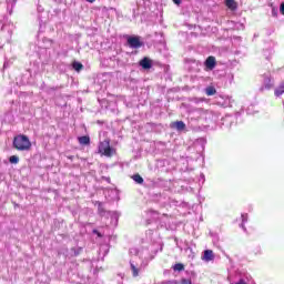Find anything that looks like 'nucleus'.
Instances as JSON below:
<instances>
[{"label": "nucleus", "mask_w": 284, "mask_h": 284, "mask_svg": "<svg viewBox=\"0 0 284 284\" xmlns=\"http://www.w3.org/2000/svg\"><path fill=\"white\" fill-rule=\"evenodd\" d=\"M236 284H247V283H245V281L241 280V281L237 282Z\"/></svg>", "instance_id": "nucleus-22"}, {"label": "nucleus", "mask_w": 284, "mask_h": 284, "mask_svg": "<svg viewBox=\"0 0 284 284\" xmlns=\"http://www.w3.org/2000/svg\"><path fill=\"white\" fill-rule=\"evenodd\" d=\"M243 221H245V215H242Z\"/></svg>", "instance_id": "nucleus-24"}, {"label": "nucleus", "mask_w": 284, "mask_h": 284, "mask_svg": "<svg viewBox=\"0 0 284 284\" xmlns=\"http://www.w3.org/2000/svg\"><path fill=\"white\" fill-rule=\"evenodd\" d=\"M202 261H206V263H210V261H214V251L205 250Z\"/></svg>", "instance_id": "nucleus-6"}, {"label": "nucleus", "mask_w": 284, "mask_h": 284, "mask_svg": "<svg viewBox=\"0 0 284 284\" xmlns=\"http://www.w3.org/2000/svg\"><path fill=\"white\" fill-rule=\"evenodd\" d=\"M181 284H192V280L191 278H182Z\"/></svg>", "instance_id": "nucleus-17"}, {"label": "nucleus", "mask_w": 284, "mask_h": 284, "mask_svg": "<svg viewBox=\"0 0 284 284\" xmlns=\"http://www.w3.org/2000/svg\"><path fill=\"white\" fill-rule=\"evenodd\" d=\"M280 12H281V14H284V2L281 3Z\"/></svg>", "instance_id": "nucleus-18"}, {"label": "nucleus", "mask_w": 284, "mask_h": 284, "mask_svg": "<svg viewBox=\"0 0 284 284\" xmlns=\"http://www.w3.org/2000/svg\"><path fill=\"white\" fill-rule=\"evenodd\" d=\"M72 68L75 72H81V70H83V64L81 62H73Z\"/></svg>", "instance_id": "nucleus-13"}, {"label": "nucleus", "mask_w": 284, "mask_h": 284, "mask_svg": "<svg viewBox=\"0 0 284 284\" xmlns=\"http://www.w3.org/2000/svg\"><path fill=\"white\" fill-rule=\"evenodd\" d=\"M80 145H90V135H83L78 138Z\"/></svg>", "instance_id": "nucleus-8"}, {"label": "nucleus", "mask_w": 284, "mask_h": 284, "mask_svg": "<svg viewBox=\"0 0 284 284\" xmlns=\"http://www.w3.org/2000/svg\"><path fill=\"white\" fill-rule=\"evenodd\" d=\"M88 3H94L97 0H85Z\"/></svg>", "instance_id": "nucleus-23"}, {"label": "nucleus", "mask_w": 284, "mask_h": 284, "mask_svg": "<svg viewBox=\"0 0 284 284\" xmlns=\"http://www.w3.org/2000/svg\"><path fill=\"white\" fill-rule=\"evenodd\" d=\"M9 163H12L13 165H17V163H19V156L17 155H11L9 158Z\"/></svg>", "instance_id": "nucleus-16"}, {"label": "nucleus", "mask_w": 284, "mask_h": 284, "mask_svg": "<svg viewBox=\"0 0 284 284\" xmlns=\"http://www.w3.org/2000/svg\"><path fill=\"white\" fill-rule=\"evenodd\" d=\"M174 272H183V270H185V265H183L182 263H176L173 266Z\"/></svg>", "instance_id": "nucleus-15"}, {"label": "nucleus", "mask_w": 284, "mask_h": 284, "mask_svg": "<svg viewBox=\"0 0 284 284\" xmlns=\"http://www.w3.org/2000/svg\"><path fill=\"white\" fill-rule=\"evenodd\" d=\"M161 284H172V281H164V282H161Z\"/></svg>", "instance_id": "nucleus-21"}, {"label": "nucleus", "mask_w": 284, "mask_h": 284, "mask_svg": "<svg viewBox=\"0 0 284 284\" xmlns=\"http://www.w3.org/2000/svg\"><path fill=\"white\" fill-rule=\"evenodd\" d=\"M140 65L143 70H150L152 68V60L145 57L140 61Z\"/></svg>", "instance_id": "nucleus-7"}, {"label": "nucleus", "mask_w": 284, "mask_h": 284, "mask_svg": "<svg viewBox=\"0 0 284 284\" xmlns=\"http://www.w3.org/2000/svg\"><path fill=\"white\" fill-rule=\"evenodd\" d=\"M205 68H207L209 70H214V68H216V58H214V55H210L205 62H204Z\"/></svg>", "instance_id": "nucleus-4"}, {"label": "nucleus", "mask_w": 284, "mask_h": 284, "mask_svg": "<svg viewBox=\"0 0 284 284\" xmlns=\"http://www.w3.org/2000/svg\"><path fill=\"white\" fill-rule=\"evenodd\" d=\"M128 45L131 48L138 50V48H143V42L141 41V38L139 37H129L126 40Z\"/></svg>", "instance_id": "nucleus-3"}, {"label": "nucleus", "mask_w": 284, "mask_h": 284, "mask_svg": "<svg viewBox=\"0 0 284 284\" xmlns=\"http://www.w3.org/2000/svg\"><path fill=\"white\" fill-rule=\"evenodd\" d=\"M98 152L101 154V156H106L110 159L113 156L115 151L112 149V146H110V140H104L99 143Z\"/></svg>", "instance_id": "nucleus-2"}, {"label": "nucleus", "mask_w": 284, "mask_h": 284, "mask_svg": "<svg viewBox=\"0 0 284 284\" xmlns=\"http://www.w3.org/2000/svg\"><path fill=\"white\" fill-rule=\"evenodd\" d=\"M130 267H131V272H132V276L134 278H136V276H139V268L136 267V265H134V263H130Z\"/></svg>", "instance_id": "nucleus-12"}, {"label": "nucleus", "mask_w": 284, "mask_h": 284, "mask_svg": "<svg viewBox=\"0 0 284 284\" xmlns=\"http://www.w3.org/2000/svg\"><path fill=\"white\" fill-rule=\"evenodd\" d=\"M173 3H175V6H181V0H173Z\"/></svg>", "instance_id": "nucleus-19"}, {"label": "nucleus", "mask_w": 284, "mask_h": 284, "mask_svg": "<svg viewBox=\"0 0 284 284\" xmlns=\"http://www.w3.org/2000/svg\"><path fill=\"white\" fill-rule=\"evenodd\" d=\"M93 233L101 237V233H99V231L94 230Z\"/></svg>", "instance_id": "nucleus-20"}, {"label": "nucleus", "mask_w": 284, "mask_h": 284, "mask_svg": "<svg viewBox=\"0 0 284 284\" xmlns=\"http://www.w3.org/2000/svg\"><path fill=\"white\" fill-rule=\"evenodd\" d=\"M225 6L232 12H234L239 9V2L235 0H225Z\"/></svg>", "instance_id": "nucleus-5"}, {"label": "nucleus", "mask_w": 284, "mask_h": 284, "mask_svg": "<svg viewBox=\"0 0 284 284\" xmlns=\"http://www.w3.org/2000/svg\"><path fill=\"white\" fill-rule=\"evenodd\" d=\"M174 128H175L179 132H183V130H185V122H183V121H176V122H174Z\"/></svg>", "instance_id": "nucleus-9"}, {"label": "nucleus", "mask_w": 284, "mask_h": 284, "mask_svg": "<svg viewBox=\"0 0 284 284\" xmlns=\"http://www.w3.org/2000/svg\"><path fill=\"white\" fill-rule=\"evenodd\" d=\"M275 97H282L284 94V82H282L278 88L274 91Z\"/></svg>", "instance_id": "nucleus-10"}, {"label": "nucleus", "mask_w": 284, "mask_h": 284, "mask_svg": "<svg viewBox=\"0 0 284 284\" xmlns=\"http://www.w3.org/2000/svg\"><path fill=\"white\" fill-rule=\"evenodd\" d=\"M13 148L19 152H27L32 148V142L28 135L19 134L13 138Z\"/></svg>", "instance_id": "nucleus-1"}, {"label": "nucleus", "mask_w": 284, "mask_h": 284, "mask_svg": "<svg viewBox=\"0 0 284 284\" xmlns=\"http://www.w3.org/2000/svg\"><path fill=\"white\" fill-rule=\"evenodd\" d=\"M132 179L135 181V183H139V185H142L143 183V178L141 176V174L136 173L132 176Z\"/></svg>", "instance_id": "nucleus-14"}, {"label": "nucleus", "mask_w": 284, "mask_h": 284, "mask_svg": "<svg viewBox=\"0 0 284 284\" xmlns=\"http://www.w3.org/2000/svg\"><path fill=\"white\" fill-rule=\"evenodd\" d=\"M205 94H206V97H214V94H216V88L207 87L205 89Z\"/></svg>", "instance_id": "nucleus-11"}]
</instances>
